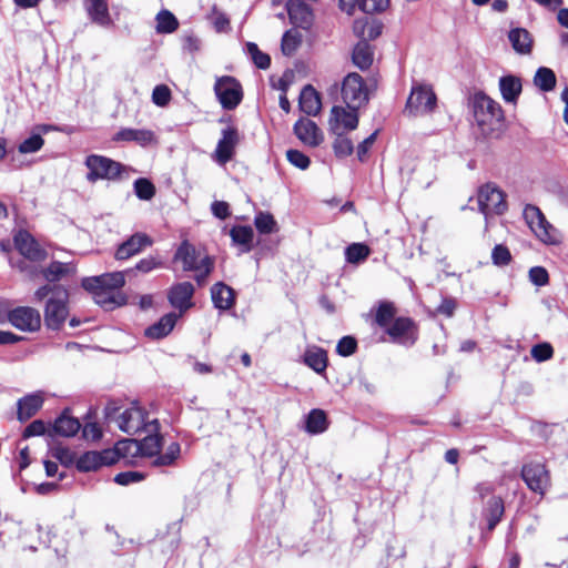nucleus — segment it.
<instances>
[{
    "label": "nucleus",
    "mask_w": 568,
    "mask_h": 568,
    "mask_svg": "<svg viewBox=\"0 0 568 568\" xmlns=\"http://www.w3.org/2000/svg\"><path fill=\"white\" fill-rule=\"evenodd\" d=\"M298 105L307 115H316L321 111L320 94L311 84L305 85L301 91Z\"/></svg>",
    "instance_id": "nucleus-28"
},
{
    "label": "nucleus",
    "mask_w": 568,
    "mask_h": 568,
    "mask_svg": "<svg viewBox=\"0 0 568 568\" xmlns=\"http://www.w3.org/2000/svg\"><path fill=\"white\" fill-rule=\"evenodd\" d=\"M508 38L516 52L526 54L531 51L532 41L527 30L521 28L513 29L510 30Z\"/></svg>",
    "instance_id": "nucleus-38"
},
{
    "label": "nucleus",
    "mask_w": 568,
    "mask_h": 568,
    "mask_svg": "<svg viewBox=\"0 0 568 568\" xmlns=\"http://www.w3.org/2000/svg\"><path fill=\"white\" fill-rule=\"evenodd\" d=\"M44 402L43 392L28 394L17 402V417L20 422H27L33 417L42 407Z\"/></svg>",
    "instance_id": "nucleus-21"
},
{
    "label": "nucleus",
    "mask_w": 568,
    "mask_h": 568,
    "mask_svg": "<svg viewBox=\"0 0 568 568\" xmlns=\"http://www.w3.org/2000/svg\"><path fill=\"white\" fill-rule=\"evenodd\" d=\"M109 423H114L128 435H136L141 432H158L160 424L156 418H150L149 413L140 406L122 408L115 403H109L104 408Z\"/></svg>",
    "instance_id": "nucleus-1"
},
{
    "label": "nucleus",
    "mask_w": 568,
    "mask_h": 568,
    "mask_svg": "<svg viewBox=\"0 0 568 568\" xmlns=\"http://www.w3.org/2000/svg\"><path fill=\"white\" fill-rule=\"evenodd\" d=\"M114 141L135 142L141 146H148L156 143L153 131L146 129H121L113 138Z\"/></svg>",
    "instance_id": "nucleus-25"
},
{
    "label": "nucleus",
    "mask_w": 568,
    "mask_h": 568,
    "mask_svg": "<svg viewBox=\"0 0 568 568\" xmlns=\"http://www.w3.org/2000/svg\"><path fill=\"white\" fill-rule=\"evenodd\" d=\"M194 286L191 282H181L173 285L168 294L170 304L180 312L189 310L193 303Z\"/></svg>",
    "instance_id": "nucleus-20"
},
{
    "label": "nucleus",
    "mask_w": 568,
    "mask_h": 568,
    "mask_svg": "<svg viewBox=\"0 0 568 568\" xmlns=\"http://www.w3.org/2000/svg\"><path fill=\"white\" fill-rule=\"evenodd\" d=\"M474 490L475 493L478 495V498L484 501V499L486 497L489 496V498L491 496H496L494 493H495V486L491 484V483H488V481H481V483H478L475 487H474Z\"/></svg>",
    "instance_id": "nucleus-64"
},
{
    "label": "nucleus",
    "mask_w": 568,
    "mask_h": 568,
    "mask_svg": "<svg viewBox=\"0 0 568 568\" xmlns=\"http://www.w3.org/2000/svg\"><path fill=\"white\" fill-rule=\"evenodd\" d=\"M125 278L123 272L104 273L98 276L85 277L82 280L84 290H112L120 291L124 285Z\"/></svg>",
    "instance_id": "nucleus-16"
},
{
    "label": "nucleus",
    "mask_w": 568,
    "mask_h": 568,
    "mask_svg": "<svg viewBox=\"0 0 568 568\" xmlns=\"http://www.w3.org/2000/svg\"><path fill=\"white\" fill-rule=\"evenodd\" d=\"M7 320L17 329L34 333L41 327V315L30 306H18L7 312Z\"/></svg>",
    "instance_id": "nucleus-10"
},
{
    "label": "nucleus",
    "mask_w": 568,
    "mask_h": 568,
    "mask_svg": "<svg viewBox=\"0 0 568 568\" xmlns=\"http://www.w3.org/2000/svg\"><path fill=\"white\" fill-rule=\"evenodd\" d=\"M529 281L536 286H545L549 282V275L545 267L534 266L529 270Z\"/></svg>",
    "instance_id": "nucleus-57"
},
{
    "label": "nucleus",
    "mask_w": 568,
    "mask_h": 568,
    "mask_svg": "<svg viewBox=\"0 0 568 568\" xmlns=\"http://www.w3.org/2000/svg\"><path fill=\"white\" fill-rule=\"evenodd\" d=\"M530 354L536 362L541 363L552 357L554 348L549 343H539L532 346Z\"/></svg>",
    "instance_id": "nucleus-53"
},
{
    "label": "nucleus",
    "mask_w": 568,
    "mask_h": 568,
    "mask_svg": "<svg viewBox=\"0 0 568 568\" xmlns=\"http://www.w3.org/2000/svg\"><path fill=\"white\" fill-rule=\"evenodd\" d=\"M84 7L92 22L104 28L112 24L106 0H85Z\"/></svg>",
    "instance_id": "nucleus-27"
},
{
    "label": "nucleus",
    "mask_w": 568,
    "mask_h": 568,
    "mask_svg": "<svg viewBox=\"0 0 568 568\" xmlns=\"http://www.w3.org/2000/svg\"><path fill=\"white\" fill-rule=\"evenodd\" d=\"M214 92L222 108L225 110L235 109L243 99L241 83L235 78L229 75L216 79Z\"/></svg>",
    "instance_id": "nucleus-9"
},
{
    "label": "nucleus",
    "mask_w": 568,
    "mask_h": 568,
    "mask_svg": "<svg viewBox=\"0 0 568 568\" xmlns=\"http://www.w3.org/2000/svg\"><path fill=\"white\" fill-rule=\"evenodd\" d=\"M524 219L534 234L545 244H558L559 233L545 217L536 205L528 204L524 209Z\"/></svg>",
    "instance_id": "nucleus-4"
},
{
    "label": "nucleus",
    "mask_w": 568,
    "mask_h": 568,
    "mask_svg": "<svg viewBox=\"0 0 568 568\" xmlns=\"http://www.w3.org/2000/svg\"><path fill=\"white\" fill-rule=\"evenodd\" d=\"M371 253L369 247L364 243H353L345 250V257L348 263L357 264L365 261Z\"/></svg>",
    "instance_id": "nucleus-44"
},
{
    "label": "nucleus",
    "mask_w": 568,
    "mask_h": 568,
    "mask_svg": "<svg viewBox=\"0 0 568 568\" xmlns=\"http://www.w3.org/2000/svg\"><path fill=\"white\" fill-rule=\"evenodd\" d=\"M201 258L200 252L187 241L182 242L174 254V260L182 262L184 271H200Z\"/></svg>",
    "instance_id": "nucleus-24"
},
{
    "label": "nucleus",
    "mask_w": 568,
    "mask_h": 568,
    "mask_svg": "<svg viewBox=\"0 0 568 568\" xmlns=\"http://www.w3.org/2000/svg\"><path fill=\"white\" fill-rule=\"evenodd\" d=\"M386 333L394 342L403 345H413L417 339L414 322L408 317H397L393 324L386 328Z\"/></svg>",
    "instance_id": "nucleus-15"
},
{
    "label": "nucleus",
    "mask_w": 568,
    "mask_h": 568,
    "mask_svg": "<svg viewBox=\"0 0 568 568\" xmlns=\"http://www.w3.org/2000/svg\"><path fill=\"white\" fill-rule=\"evenodd\" d=\"M342 98L348 109H359L368 101L364 79L355 72L348 73L342 83Z\"/></svg>",
    "instance_id": "nucleus-7"
},
{
    "label": "nucleus",
    "mask_w": 568,
    "mask_h": 568,
    "mask_svg": "<svg viewBox=\"0 0 568 568\" xmlns=\"http://www.w3.org/2000/svg\"><path fill=\"white\" fill-rule=\"evenodd\" d=\"M357 110L334 105L328 121L331 132H344L356 129L358 125Z\"/></svg>",
    "instance_id": "nucleus-14"
},
{
    "label": "nucleus",
    "mask_w": 568,
    "mask_h": 568,
    "mask_svg": "<svg viewBox=\"0 0 568 568\" xmlns=\"http://www.w3.org/2000/svg\"><path fill=\"white\" fill-rule=\"evenodd\" d=\"M81 427L80 422L67 414H62L58 417L52 426V430L54 434L71 437L74 436Z\"/></svg>",
    "instance_id": "nucleus-37"
},
{
    "label": "nucleus",
    "mask_w": 568,
    "mask_h": 568,
    "mask_svg": "<svg viewBox=\"0 0 568 568\" xmlns=\"http://www.w3.org/2000/svg\"><path fill=\"white\" fill-rule=\"evenodd\" d=\"M171 100V90L165 84H159L153 89L152 101L158 106H165Z\"/></svg>",
    "instance_id": "nucleus-56"
},
{
    "label": "nucleus",
    "mask_w": 568,
    "mask_h": 568,
    "mask_svg": "<svg viewBox=\"0 0 568 568\" xmlns=\"http://www.w3.org/2000/svg\"><path fill=\"white\" fill-rule=\"evenodd\" d=\"M304 363L317 374H322L327 368V353L318 346H310L304 353Z\"/></svg>",
    "instance_id": "nucleus-33"
},
{
    "label": "nucleus",
    "mask_w": 568,
    "mask_h": 568,
    "mask_svg": "<svg viewBox=\"0 0 568 568\" xmlns=\"http://www.w3.org/2000/svg\"><path fill=\"white\" fill-rule=\"evenodd\" d=\"M133 186H134V193L140 200L149 201L155 194V186L148 179L140 178V179L135 180Z\"/></svg>",
    "instance_id": "nucleus-48"
},
{
    "label": "nucleus",
    "mask_w": 568,
    "mask_h": 568,
    "mask_svg": "<svg viewBox=\"0 0 568 568\" xmlns=\"http://www.w3.org/2000/svg\"><path fill=\"white\" fill-rule=\"evenodd\" d=\"M395 315V310L390 303H381L375 315V322L378 326L387 328Z\"/></svg>",
    "instance_id": "nucleus-50"
},
{
    "label": "nucleus",
    "mask_w": 568,
    "mask_h": 568,
    "mask_svg": "<svg viewBox=\"0 0 568 568\" xmlns=\"http://www.w3.org/2000/svg\"><path fill=\"white\" fill-rule=\"evenodd\" d=\"M556 81L555 72L546 67L538 68L534 77V84L544 92L552 91L556 87Z\"/></svg>",
    "instance_id": "nucleus-39"
},
{
    "label": "nucleus",
    "mask_w": 568,
    "mask_h": 568,
    "mask_svg": "<svg viewBox=\"0 0 568 568\" xmlns=\"http://www.w3.org/2000/svg\"><path fill=\"white\" fill-rule=\"evenodd\" d=\"M152 243V239L145 233H134L118 246L114 257L119 261L128 260L142 252L143 248L151 246Z\"/></svg>",
    "instance_id": "nucleus-17"
},
{
    "label": "nucleus",
    "mask_w": 568,
    "mask_h": 568,
    "mask_svg": "<svg viewBox=\"0 0 568 568\" xmlns=\"http://www.w3.org/2000/svg\"><path fill=\"white\" fill-rule=\"evenodd\" d=\"M246 51L251 55L254 64L263 70H266L270 68L271 64V58L268 54L260 51L258 47L254 42H247L246 43Z\"/></svg>",
    "instance_id": "nucleus-46"
},
{
    "label": "nucleus",
    "mask_w": 568,
    "mask_h": 568,
    "mask_svg": "<svg viewBox=\"0 0 568 568\" xmlns=\"http://www.w3.org/2000/svg\"><path fill=\"white\" fill-rule=\"evenodd\" d=\"M374 59L373 47L365 40H359L353 49L352 60L353 63L361 70H367Z\"/></svg>",
    "instance_id": "nucleus-35"
},
{
    "label": "nucleus",
    "mask_w": 568,
    "mask_h": 568,
    "mask_svg": "<svg viewBox=\"0 0 568 568\" xmlns=\"http://www.w3.org/2000/svg\"><path fill=\"white\" fill-rule=\"evenodd\" d=\"M286 10L291 22L302 29H308L313 22V12L311 8L301 0H290L286 3Z\"/></svg>",
    "instance_id": "nucleus-22"
},
{
    "label": "nucleus",
    "mask_w": 568,
    "mask_h": 568,
    "mask_svg": "<svg viewBox=\"0 0 568 568\" xmlns=\"http://www.w3.org/2000/svg\"><path fill=\"white\" fill-rule=\"evenodd\" d=\"M521 478L531 491L541 496L545 495L550 485L549 473L546 466L540 463L525 464L521 469Z\"/></svg>",
    "instance_id": "nucleus-11"
},
{
    "label": "nucleus",
    "mask_w": 568,
    "mask_h": 568,
    "mask_svg": "<svg viewBox=\"0 0 568 568\" xmlns=\"http://www.w3.org/2000/svg\"><path fill=\"white\" fill-rule=\"evenodd\" d=\"M328 427L326 414L323 409H312L305 418V430L311 435L324 433Z\"/></svg>",
    "instance_id": "nucleus-36"
},
{
    "label": "nucleus",
    "mask_w": 568,
    "mask_h": 568,
    "mask_svg": "<svg viewBox=\"0 0 568 568\" xmlns=\"http://www.w3.org/2000/svg\"><path fill=\"white\" fill-rule=\"evenodd\" d=\"M356 348L357 342L353 336L342 337L336 345L337 354L343 357L353 355L356 352Z\"/></svg>",
    "instance_id": "nucleus-55"
},
{
    "label": "nucleus",
    "mask_w": 568,
    "mask_h": 568,
    "mask_svg": "<svg viewBox=\"0 0 568 568\" xmlns=\"http://www.w3.org/2000/svg\"><path fill=\"white\" fill-rule=\"evenodd\" d=\"M499 90L505 102L515 104L521 93L523 85L518 77L505 75L499 79Z\"/></svg>",
    "instance_id": "nucleus-31"
},
{
    "label": "nucleus",
    "mask_w": 568,
    "mask_h": 568,
    "mask_svg": "<svg viewBox=\"0 0 568 568\" xmlns=\"http://www.w3.org/2000/svg\"><path fill=\"white\" fill-rule=\"evenodd\" d=\"M505 513V504L500 496H491L483 504L481 515L487 521V529L493 531L500 523Z\"/></svg>",
    "instance_id": "nucleus-23"
},
{
    "label": "nucleus",
    "mask_w": 568,
    "mask_h": 568,
    "mask_svg": "<svg viewBox=\"0 0 568 568\" xmlns=\"http://www.w3.org/2000/svg\"><path fill=\"white\" fill-rule=\"evenodd\" d=\"M161 261H159L158 258L153 257V256H149V257H145V258H142L141 261L138 262V264L135 265V268L142 273H149L158 267L161 266Z\"/></svg>",
    "instance_id": "nucleus-62"
},
{
    "label": "nucleus",
    "mask_w": 568,
    "mask_h": 568,
    "mask_svg": "<svg viewBox=\"0 0 568 568\" xmlns=\"http://www.w3.org/2000/svg\"><path fill=\"white\" fill-rule=\"evenodd\" d=\"M14 245L26 258L30 261H42L45 258V251L40 247L38 242L26 231H19L14 235Z\"/></svg>",
    "instance_id": "nucleus-19"
},
{
    "label": "nucleus",
    "mask_w": 568,
    "mask_h": 568,
    "mask_svg": "<svg viewBox=\"0 0 568 568\" xmlns=\"http://www.w3.org/2000/svg\"><path fill=\"white\" fill-rule=\"evenodd\" d=\"M254 224L262 234H271L276 231V221L270 213L260 212L254 219Z\"/></svg>",
    "instance_id": "nucleus-49"
},
{
    "label": "nucleus",
    "mask_w": 568,
    "mask_h": 568,
    "mask_svg": "<svg viewBox=\"0 0 568 568\" xmlns=\"http://www.w3.org/2000/svg\"><path fill=\"white\" fill-rule=\"evenodd\" d=\"M212 23L217 32H225L230 28L229 18L220 11L214 10Z\"/></svg>",
    "instance_id": "nucleus-63"
},
{
    "label": "nucleus",
    "mask_w": 568,
    "mask_h": 568,
    "mask_svg": "<svg viewBox=\"0 0 568 568\" xmlns=\"http://www.w3.org/2000/svg\"><path fill=\"white\" fill-rule=\"evenodd\" d=\"M145 433L146 436L142 440L129 439L118 443L116 452L121 454L126 448H134L135 453H140L142 456L158 457L162 448V437L159 430Z\"/></svg>",
    "instance_id": "nucleus-12"
},
{
    "label": "nucleus",
    "mask_w": 568,
    "mask_h": 568,
    "mask_svg": "<svg viewBox=\"0 0 568 568\" xmlns=\"http://www.w3.org/2000/svg\"><path fill=\"white\" fill-rule=\"evenodd\" d=\"M230 235L235 244L245 246L244 252L251 250L254 232L251 226L237 225L231 229Z\"/></svg>",
    "instance_id": "nucleus-42"
},
{
    "label": "nucleus",
    "mask_w": 568,
    "mask_h": 568,
    "mask_svg": "<svg viewBox=\"0 0 568 568\" xmlns=\"http://www.w3.org/2000/svg\"><path fill=\"white\" fill-rule=\"evenodd\" d=\"M335 135L333 150L337 158H346L354 151L352 140L344 132H332Z\"/></svg>",
    "instance_id": "nucleus-43"
},
{
    "label": "nucleus",
    "mask_w": 568,
    "mask_h": 568,
    "mask_svg": "<svg viewBox=\"0 0 568 568\" xmlns=\"http://www.w3.org/2000/svg\"><path fill=\"white\" fill-rule=\"evenodd\" d=\"M477 201L486 223L489 216L501 215L507 211L505 193L494 183H487L479 189Z\"/></svg>",
    "instance_id": "nucleus-6"
},
{
    "label": "nucleus",
    "mask_w": 568,
    "mask_h": 568,
    "mask_svg": "<svg viewBox=\"0 0 568 568\" xmlns=\"http://www.w3.org/2000/svg\"><path fill=\"white\" fill-rule=\"evenodd\" d=\"M45 424L42 420H33L24 428L23 437L29 438L33 436L43 435L45 433Z\"/></svg>",
    "instance_id": "nucleus-61"
},
{
    "label": "nucleus",
    "mask_w": 568,
    "mask_h": 568,
    "mask_svg": "<svg viewBox=\"0 0 568 568\" xmlns=\"http://www.w3.org/2000/svg\"><path fill=\"white\" fill-rule=\"evenodd\" d=\"M211 297L219 310H230L234 304V291L223 282L215 283L211 288Z\"/></svg>",
    "instance_id": "nucleus-29"
},
{
    "label": "nucleus",
    "mask_w": 568,
    "mask_h": 568,
    "mask_svg": "<svg viewBox=\"0 0 568 568\" xmlns=\"http://www.w3.org/2000/svg\"><path fill=\"white\" fill-rule=\"evenodd\" d=\"M341 9L348 14H352L355 6L365 13L381 12L386 9L387 0H339Z\"/></svg>",
    "instance_id": "nucleus-30"
},
{
    "label": "nucleus",
    "mask_w": 568,
    "mask_h": 568,
    "mask_svg": "<svg viewBox=\"0 0 568 568\" xmlns=\"http://www.w3.org/2000/svg\"><path fill=\"white\" fill-rule=\"evenodd\" d=\"M377 133L378 131L373 132L369 136H367L364 141H362L358 144L356 155L361 162H364L366 160L369 149L376 141Z\"/></svg>",
    "instance_id": "nucleus-60"
},
{
    "label": "nucleus",
    "mask_w": 568,
    "mask_h": 568,
    "mask_svg": "<svg viewBox=\"0 0 568 568\" xmlns=\"http://www.w3.org/2000/svg\"><path fill=\"white\" fill-rule=\"evenodd\" d=\"M437 97L432 87L418 84L413 87L406 103V111L410 115H423L435 110Z\"/></svg>",
    "instance_id": "nucleus-8"
},
{
    "label": "nucleus",
    "mask_w": 568,
    "mask_h": 568,
    "mask_svg": "<svg viewBox=\"0 0 568 568\" xmlns=\"http://www.w3.org/2000/svg\"><path fill=\"white\" fill-rule=\"evenodd\" d=\"M491 261L497 266H506L511 262V254L507 246L497 244L491 251Z\"/></svg>",
    "instance_id": "nucleus-52"
},
{
    "label": "nucleus",
    "mask_w": 568,
    "mask_h": 568,
    "mask_svg": "<svg viewBox=\"0 0 568 568\" xmlns=\"http://www.w3.org/2000/svg\"><path fill=\"white\" fill-rule=\"evenodd\" d=\"M69 293L62 286H55L44 307V324L48 328L58 331L69 316Z\"/></svg>",
    "instance_id": "nucleus-3"
},
{
    "label": "nucleus",
    "mask_w": 568,
    "mask_h": 568,
    "mask_svg": "<svg viewBox=\"0 0 568 568\" xmlns=\"http://www.w3.org/2000/svg\"><path fill=\"white\" fill-rule=\"evenodd\" d=\"M181 452L180 444L174 442L171 443L164 454H159V456L153 460V465L155 466H169L172 465L179 457Z\"/></svg>",
    "instance_id": "nucleus-47"
},
{
    "label": "nucleus",
    "mask_w": 568,
    "mask_h": 568,
    "mask_svg": "<svg viewBox=\"0 0 568 568\" xmlns=\"http://www.w3.org/2000/svg\"><path fill=\"white\" fill-rule=\"evenodd\" d=\"M156 32L166 34L172 33L179 28V21L169 10H161L156 14Z\"/></svg>",
    "instance_id": "nucleus-40"
},
{
    "label": "nucleus",
    "mask_w": 568,
    "mask_h": 568,
    "mask_svg": "<svg viewBox=\"0 0 568 568\" xmlns=\"http://www.w3.org/2000/svg\"><path fill=\"white\" fill-rule=\"evenodd\" d=\"M43 144L44 140L41 136L40 132L33 133L31 136H29L19 144L18 150L22 154L34 153L38 152L43 146Z\"/></svg>",
    "instance_id": "nucleus-51"
},
{
    "label": "nucleus",
    "mask_w": 568,
    "mask_h": 568,
    "mask_svg": "<svg viewBox=\"0 0 568 568\" xmlns=\"http://www.w3.org/2000/svg\"><path fill=\"white\" fill-rule=\"evenodd\" d=\"M143 478H144V475L142 473H139V471H123V473H119L114 477V481L118 485L126 486V485H130V484H133V483H139Z\"/></svg>",
    "instance_id": "nucleus-59"
},
{
    "label": "nucleus",
    "mask_w": 568,
    "mask_h": 568,
    "mask_svg": "<svg viewBox=\"0 0 568 568\" xmlns=\"http://www.w3.org/2000/svg\"><path fill=\"white\" fill-rule=\"evenodd\" d=\"M240 142L237 129L226 126L221 131V138L213 153V159L220 165L226 164L235 154V148Z\"/></svg>",
    "instance_id": "nucleus-13"
},
{
    "label": "nucleus",
    "mask_w": 568,
    "mask_h": 568,
    "mask_svg": "<svg viewBox=\"0 0 568 568\" xmlns=\"http://www.w3.org/2000/svg\"><path fill=\"white\" fill-rule=\"evenodd\" d=\"M286 159L292 165L296 166L300 170H306L311 164L310 158L303 152L295 149L287 150Z\"/></svg>",
    "instance_id": "nucleus-54"
},
{
    "label": "nucleus",
    "mask_w": 568,
    "mask_h": 568,
    "mask_svg": "<svg viewBox=\"0 0 568 568\" xmlns=\"http://www.w3.org/2000/svg\"><path fill=\"white\" fill-rule=\"evenodd\" d=\"M73 272L74 267L70 263L52 262L45 270H43V276L49 282H55Z\"/></svg>",
    "instance_id": "nucleus-41"
},
{
    "label": "nucleus",
    "mask_w": 568,
    "mask_h": 568,
    "mask_svg": "<svg viewBox=\"0 0 568 568\" xmlns=\"http://www.w3.org/2000/svg\"><path fill=\"white\" fill-rule=\"evenodd\" d=\"M108 455H109V452H103V453L87 452L78 458L77 468L80 471L97 470L99 467L109 464V462L106 459Z\"/></svg>",
    "instance_id": "nucleus-34"
},
{
    "label": "nucleus",
    "mask_w": 568,
    "mask_h": 568,
    "mask_svg": "<svg viewBox=\"0 0 568 568\" xmlns=\"http://www.w3.org/2000/svg\"><path fill=\"white\" fill-rule=\"evenodd\" d=\"M85 166L89 170L87 180L91 183L98 180H115L124 170L121 163L98 154L87 156Z\"/></svg>",
    "instance_id": "nucleus-5"
},
{
    "label": "nucleus",
    "mask_w": 568,
    "mask_h": 568,
    "mask_svg": "<svg viewBox=\"0 0 568 568\" xmlns=\"http://www.w3.org/2000/svg\"><path fill=\"white\" fill-rule=\"evenodd\" d=\"M293 130L298 140L307 146L315 148L324 141L323 132L310 119H300Z\"/></svg>",
    "instance_id": "nucleus-18"
},
{
    "label": "nucleus",
    "mask_w": 568,
    "mask_h": 568,
    "mask_svg": "<svg viewBox=\"0 0 568 568\" xmlns=\"http://www.w3.org/2000/svg\"><path fill=\"white\" fill-rule=\"evenodd\" d=\"M87 291L92 294L94 302L105 311H112L115 307L124 305L126 302L125 296L120 291L102 288Z\"/></svg>",
    "instance_id": "nucleus-26"
},
{
    "label": "nucleus",
    "mask_w": 568,
    "mask_h": 568,
    "mask_svg": "<svg viewBox=\"0 0 568 568\" xmlns=\"http://www.w3.org/2000/svg\"><path fill=\"white\" fill-rule=\"evenodd\" d=\"M301 33L295 30L291 29L286 31L282 37V43H281V50L284 55H292L301 44Z\"/></svg>",
    "instance_id": "nucleus-45"
},
{
    "label": "nucleus",
    "mask_w": 568,
    "mask_h": 568,
    "mask_svg": "<svg viewBox=\"0 0 568 568\" xmlns=\"http://www.w3.org/2000/svg\"><path fill=\"white\" fill-rule=\"evenodd\" d=\"M176 321L178 315L175 313L165 314L156 323L145 329V335L152 339L163 338L171 333Z\"/></svg>",
    "instance_id": "nucleus-32"
},
{
    "label": "nucleus",
    "mask_w": 568,
    "mask_h": 568,
    "mask_svg": "<svg viewBox=\"0 0 568 568\" xmlns=\"http://www.w3.org/2000/svg\"><path fill=\"white\" fill-rule=\"evenodd\" d=\"M201 270L196 271L197 274L195 275L196 282L201 285L206 281V277L210 275V273L213 270L214 261L211 256L204 255L201 258Z\"/></svg>",
    "instance_id": "nucleus-58"
},
{
    "label": "nucleus",
    "mask_w": 568,
    "mask_h": 568,
    "mask_svg": "<svg viewBox=\"0 0 568 568\" xmlns=\"http://www.w3.org/2000/svg\"><path fill=\"white\" fill-rule=\"evenodd\" d=\"M473 115L483 131L491 130L495 124L504 119V112L498 102L483 92H477L470 100Z\"/></svg>",
    "instance_id": "nucleus-2"
}]
</instances>
